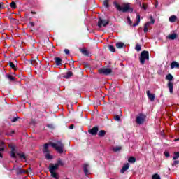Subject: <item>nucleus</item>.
Here are the masks:
<instances>
[{"label": "nucleus", "instance_id": "obj_36", "mask_svg": "<svg viewBox=\"0 0 179 179\" xmlns=\"http://www.w3.org/2000/svg\"><path fill=\"white\" fill-rule=\"evenodd\" d=\"M135 50H136L138 52H139V51H141V50H142V46H141V45H139V44H136Z\"/></svg>", "mask_w": 179, "mask_h": 179}, {"label": "nucleus", "instance_id": "obj_33", "mask_svg": "<svg viewBox=\"0 0 179 179\" xmlns=\"http://www.w3.org/2000/svg\"><path fill=\"white\" fill-rule=\"evenodd\" d=\"M56 164H57V166L59 167V166H64V162L62 160H61V159H59Z\"/></svg>", "mask_w": 179, "mask_h": 179}, {"label": "nucleus", "instance_id": "obj_10", "mask_svg": "<svg viewBox=\"0 0 179 179\" xmlns=\"http://www.w3.org/2000/svg\"><path fill=\"white\" fill-rule=\"evenodd\" d=\"M13 170H17V174H22L23 173H28V171L23 170L16 166H14L13 167Z\"/></svg>", "mask_w": 179, "mask_h": 179}, {"label": "nucleus", "instance_id": "obj_23", "mask_svg": "<svg viewBox=\"0 0 179 179\" xmlns=\"http://www.w3.org/2000/svg\"><path fill=\"white\" fill-rule=\"evenodd\" d=\"M117 48H125V45L122 42H119L116 43Z\"/></svg>", "mask_w": 179, "mask_h": 179}, {"label": "nucleus", "instance_id": "obj_52", "mask_svg": "<svg viewBox=\"0 0 179 179\" xmlns=\"http://www.w3.org/2000/svg\"><path fill=\"white\" fill-rule=\"evenodd\" d=\"M73 127H74V125H73V124H71V125L69 127V129H73Z\"/></svg>", "mask_w": 179, "mask_h": 179}, {"label": "nucleus", "instance_id": "obj_40", "mask_svg": "<svg viewBox=\"0 0 179 179\" xmlns=\"http://www.w3.org/2000/svg\"><path fill=\"white\" fill-rule=\"evenodd\" d=\"M129 163H135V157H131L128 159Z\"/></svg>", "mask_w": 179, "mask_h": 179}, {"label": "nucleus", "instance_id": "obj_37", "mask_svg": "<svg viewBox=\"0 0 179 179\" xmlns=\"http://www.w3.org/2000/svg\"><path fill=\"white\" fill-rule=\"evenodd\" d=\"M152 179H162V178H160V176H159V174L155 173L152 176Z\"/></svg>", "mask_w": 179, "mask_h": 179}, {"label": "nucleus", "instance_id": "obj_46", "mask_svg": "<svg viewBox=\"0 0 179 179\" xmlns=\"http://www.w3.org/2000/svg\"><path fill=\"white\" fill-rule=\"evenodd\" d=\"M177 164H179V161L175 159L172 166H177Z\"/></svg>", "mask_w": 179, "mask_h": 179}, {"label": "nucleus", "instance_id": "obj_34", "mask_svg": "<svg viewBox=\"0 0 179 179\" xmlns=\"http://www.w3.org/2000/svg\"><path fill=\"white\" fill-rule=\"evenodd\" d=\"M10 6L13 9H16V3L15 1H12L10 4Z\"/></svg>", "mask_w": 179, "mask_h": 179}, {"label": "nucleus", "instance_id": "obj_39", "mask_svg": "<svg viewBox=\"0 0 179 179\" xmlns=\"http://www.w3.org/2000/svg\"><path fill=\"white\" fill-rule=\"evenodd\" d=\"M108 47H109V50H110V51H111V52H115V48H114L113 45H110Z\"/></svg>", "mask_w": 179, "mask_h": 179}, {"label": "nucleus", "instance_id": "obj_26", "mask_svg": "<svg viewBox=\"0 0 179 179\" xmlns=\"http://www.w3.org/2000/svg\"><path fill=\"white\" fill-rule=\"evenodd\" d=\"M141 23V15L139 14H137L136 15V21L135 22V26H138Z\"/></svg>", "mask_w": 179, "mask_h": 179}, {"label": "nucleus", "instance_id": "obj_3", "mask_svg": "<svg viewBox=\"0 0 179 179\" xmlns=\"http://www.w3.org/2000/svg\"><path fill=\"white\" fill-rule=\"evenodd\" d=\"M139 60L140 64H141V65H144L146 61H149V52L146 50L143 51L139 57Z\"/></svg>", "mask_w": 179, "mask_h": 179}, {"label": "nucleus", "instance_id": "obj_50", "mask_svg": "<svg viewBox=\"0 0 179 179\" xmlns=\"http://www.w3.org/2000/svg\"><path fill=\"white\" fill-rule=\"evenodd\" d=\"M64 52H65V54H66L68 55V54H69V50L65 49Z\"/></svg>", "mask_w": 179, "mask_h": 179}, {"label": "nucleus", "instance_id": "obj_35", "mask_svg": "<svg viewBox=\"0 0 179 179\" xmlns=\"http://www.w3.org/2000/svg\"><path fill=\"white\" fill-rule=\"evenodd\" d=\"M179 159V152H174L173 160H177Z\"/></svg>", "mask_w": 179, "mask_h": 179}, {"label": "nucleus", "instance_id": "obj_51", "mask_svg": "<svg viewBox=\"0 0 179 179\" xmlns=\"http://www.w3.org/2000/svg\"><path fill=\"white\" fill-rule=\"evenodd\" d=\"M47 127H48V128H54V125H52V124H48L47 125Z\"/></svg>", "mask_w": 179, "mask_h": 179}, {"label": "nucleus", "instance_id": "obj_25", "mask_svg": "<svg viewBox=\"0 0 179 179\" xmlns=\"http://www.w3.org/2000/svg\"><path fill=\"white\" fill-rule=\"evenodd\" d=\"M177 20V16L176 15H171L169 17V22H171V23H174V22H176Z\"/></svg>", "mask_w": 179, "mask_h": 179}, {"label": "nucleus", "instance_id": "obj_45", "mask_svg": "<svg viewBox=\"0 0 179 179\" xmlns=\"http://www.w3.org/2000/svg\"><path fill=\"white\" fill-rule=\"evenodd\" d=\"M164 155L166 157H170V153L169 152H164Z\"/></svg>", "mask_w": 179, "mask_h": 179}, {"label": "nucleus", "instance_id": "obj_53", "mask_svg": "<svg viewBox=\"0 0 179 179\" xmlns=\"http://www.w3.org/2000/svg\"><path fill=\"white\" fill-rule=\"evenodd\" d=\"M30 26H34V22H30Z\"/></svg>", "mask_w": 179, "mask_h": 179}, {"label": "nucleus", "instance_id": "obj_8", "mask_svg": "<svg viewBox=\"0 0 179 179\" xmlns=\"http://www.w3.org/2000/svg\"><path fill=\"white\" fill-rule=\"evenodd\" d=\"M88 132L91 135H97V132H99V127H94L92 129H89Z\"/></svg>", "mask_w": 179, "mask_h": 179}, {"label": "nucleus", "instance_id": "obj_32", "mask_svg": "<svg viewBox=\"0 0 179 179\" xmlns=\"http://www.w3.org/2000/svg\"><path fill=\"white\" fill-rule=\"evenodd\" d=\"M166 80H169V82H171L173 80V75L171 74H168L166 76Z\"/></svg>", "mask_w": 179, "mask_h": 179}, {"label": "nucleus", "instance_id": "obj_55", "mask_svg": "<svg viewBox=\"0 0 179 179\" xmlns=\"http://www.w3.org/2000/svg\"><path fill=\"white\" fill-rule=\"evenodd\" d=\"M132 26H133V27H135V24H133V25H132Z\"/></svg>", "mask_w": 179, "mask_h": 179}, {"label": "nucleus", "instance_id": "obj_31", "mask_svg": "<svg viewBox=\"0 0 179 179\" xmlns=\"http://www.w3.org/2000/svg\"><path fill=\"white\" fill-rule=\"evenodd\" d=\"M51 176L53 177V178L55 179H59V178L58 177V173L55 172H50Z\"/></svg>", "mask_w": 179, "mask_h": 179}, {"label": "nucleus", "instance_id": "obj_21", "mask_svg": "<svg viewBox=\"0 0 179 179\" xmlns=\"http://www.w3.org/2000/svg\"><path fill=\"white\" fill-rule=\"evenodd\" d=\"M168 87L169 89V92L171 94H173V84L171 82L168 83Z\"/></svg>", "mask_w": 179, "mask_h": 179}, {"label": "nucleus", "instance_id": "obj_4", "mask_svg": "<svg viewBox=\"0 0 179 179\" xmlns=\"http://www.w3.org/2000/svg\"><path fill=\"white\" fill-rule=\"evenodd\" d=\"M150 21L148 22L144 25V33H148V30H152V26H153V24H155V22H156L152 16L150 17Z\"/></svg>", "mask_w": 179, "mask_h": 179}, {"label": "nucleus", "instance_id": "obj_48", "mask_svg": "<svg viewBox=\"0 0 179 179\" xmlns=\"http://www.w3.org/2000/svg\"><path fill=\"white\" fill-rule=\"evenodd\" d=\"M4 6H3V2H0V9H3Z\"/></svg>", "mask_w": 179, "mask_h": 179}, {"label": "nucleus", "instance_id": "obj_1", "mask_svg": "<svg viewBox=\"0 0 179 179\" xmlns=\"http://www.w3.org/2000/svg\"><path fill=\"white\" fill-rule=\"evenodd\" d=\"M50 145L59 155H62V153H64V143H62V142L56 141L55 143H50Z\"/></svg>", "mask_w": 179, "mask_h": 179}, {"label": "nucleus", "instance_id": "obj_13", "mask_svg": "<svg viewBox=\"0 0 179 179\" xmlns=\"http://www.w3.org/2000/svg\"><path fill=\"white\" fill-rule=\"evenodd\" d=\"M4 151H5V144L3 143V142H1L0 143V157H1V159H2V157H3L2 153H3Z\"/></svg>", "mask_w": 179, "mask_h": 179}, {"label": "nucleus", "instance_id": "obj_20", "mask_svg": "<svg viewBox=\"0 0 179 179\" xmlns=\"http://www.w3.org/2000/svg\"><path fill=\"white\" fill-rule=\"evenodd\" d=\"M121 149H122L121 146H115L111 148V150L115 152H120Z\"/></svg>", "mask_w": 179, "mask_h": 179}, {"label": "nucleus", "instance_id": "obj_38", "mask_svg": "<svg viewBox=\"0 0 179 179\" xmlns=\"http://www.w3.org/2000/svg\"><path fill=\"white\" fill-rule=\"evenodd\" d=\"M81 52L84 55H89V52H87V50L86 49H82Z\"/></svg>", "mask_w": 179, "mask_h": 179}, {"label": "nucleus", "instance_id": "obj_47", "mask_svg": "<svg viewBox=\"0 0 179 179\" xmlns=\"http://www.w3.org/2000/svg\"><path fill=\"white\" fill-rule=\"evenodd\" d=\"M114 118L115 121H120V117L119 115H115Z\"/></svg>", "mask_w": 179, "mask_h": 179}, {"label": "nucleus", "instance_id": "obj_24", "mask_svg": "<svg viewBox=\"0 0 179 179\" xmlns=\"http://www.w3.org/2000/svg\"><path fill=\"white\" fill-rule=\"evenodd\" d=\"M8 65L14 71H16L17 69V68L16 67V65H15V64H13V62H9Z\"/></svg>", "mask_w": 179, "mask_h": 179}, {"label": "nucleus", "instance_id": "obj_30", "mask_svg": "<svg viewBox=\"0 0 179 179\" xmlns=\"http://www.w3.org/2000/svg\"><path fill=\"white\" fill-rule=\"evenodd\" d=\"M48 143L44 145L43 153H48Z\"/></svg>", "mask_w": 179, "mask_h": 179}, {"label": "nucleus", "instance_id": "obj_2", "mask_svg": "<svg viewBox=\"0 0 179 179\" xmlns=\"http://www.w3.org/2000/svg\"><path fill=\"white\" fill-rule=\"evenodd\" d=\"M113 5L119 12H132V8H130L129 3L123 4V6H120L117 2H114Z\"/></svg>", "mask_w": 179, "mask_h": 179}, {"label": "nucleus", "instance_id": "obj_6", "mask_svg": "<svg viewBox=\"0 0 179 179\" xmlns=\"http://www.w3.org/2000/svg\"><path fill=\"white\" fill-rule=\"evenodd\" d=\"M99 73L103 75H110V73H111L113 71L111 70V69H109V68H103V69H99Z\"/></svg>", "mask_w": 179, "mask_h": 179}, {"label": "nucleus", "instance_id": "obj_43", "mask_svg": "<svg viewBox=\"0 0 179 179\" xmlns=\"http://www.w3.org/2000/svg\"><path fill=\"white\" fill-rule=\"evenodd\" d=\"M103 5L106 8H108V0H105L103 2Z\"/></svg>", "mask_w": 179, "mask_h": 179}, {"label": "nucleus", "instance_id": "obj_54", "mask_svg": "<svg viewBox=\"0 0 179 179\" xmlns=\"http://www.w3.org/2000/svg\"><path fill=\"white\" fill-rule=\"evenodd\" d=\"M11 134H15V131H11Z\"/></svg>", "mask_w": 179, "mask_h": 179}, {"label": "nucleus", "instance_id": "obj_15", "mask_svg": "<svg viewBox=\"0 0 179 179\" xmlns=\"http://www.w3.org/2000/svg\"><path fill=\"white\" fill-rule=\"evenodd\" d=\"M128 169H129V164L127 163L122 166V169L120 170V173L124 174V173H125Z\"/></svg>", "mask_w": 179, "mask_h": 179}, {"label": "nucleus", "instance_id": "obj_12", "mask_svg": "<svg viewBox=\"0 0 179 179\" xmlns=\"http://www.w3.org/2000/svg\"><path fill=\"white\" fill-rule=\"evenodd\" d=\"M147 96L150 101H155L156 96H155V94H151L150 90L147 91Z\"/></svg>", "mask_w": 179, "mask_h": 179}, {"label": "nucleus", "instance_id": "obj_44", "mask_svg": "<svg viewBox=\"0 0 179 179\" xmlns=\"http://www.w3.org/2000/svg\"><path fill=\"white\" fill-rule=\"evenodd\" d=\"M17 120H19V117H14L11 120V122H16V121H17Z\"/></svg>", "mask_w": 179, "mask_h": 179}, {"label": "nucleus", "instance_id": "obj_14", "mask_svg": "<svg viewBox=\"0 0 179 179\" xmlns=\"http://www.w3.org/2000/svg\"><path fill=\"white\" fill-rule=\"evenodd\" d=\"M17 156L20 157L22 160V162H26V155L22 152H17Z\"/></svg>", "mask_w": 179, "mask_h": 179}, {"label": "nucleus", "instance_id": "obj_5", "mask_svg": "<svg viewBox=\"0 0 179 179\" xmlns=\"http://www.w3.org/2000/svg\"><path fill=\"white\" fill-rule=\"evenodd\" d=\"M146 121V115L140 113L136 117V122L138 125H142Z\"/></svg>", "mask_w": 179, "mask_h": 179}, {"label": "nucleus", "instance_id": "obj_9", "mask_svg": "<svg viewBox=\"0 0 179 179\" xmlns=\"http://www.w3.org/2000/svg\"><path fill=\"white\" fill-rule=\"evenodd\" d=\"M9 148L11 149L10 157L13 159H16V150L15 149V145H10Z\"/></svg>", "mask_w": 179, "mask_h": 179}, {"label": "nucleus", "instance_id": "obj_41", "mask_svg": "<svg viewBox=\"0 0 179 179\" xmlns=\"http://www.w3.org/2000/svg\"><path fill=\"white\" fill-rule=\"evenodd\" d=\"M140 6H141V8H142V9H144V10H146V9H147V6H146V4H145V3H140Z\"/></svg>", "mask_w": 179, "mask_h": 179}, {"label": "nucleus", "instance_id": "obj_49", "mask_svg": "<svg viewBox=\"0 0 179 179\" xmlns=\"http://www.w3.org/2000/svg\"><path fill=\"white\" fill-rule=\"evenodd\" d=\"M131 120L132 121V122H135V117H134V115H131Z\"/></svg>", "mask_w": 179, "mask_h": 179}, {"label": "nucleus", "instance_id": "obj_56", "mask_svg": "<svg viewBox=\"0 0 179 179\" xmlns=\"http://www.w3.org/2000/svg\"><path fill=\"white\" fill-rule=\"evenodd\" d=\"M7 135H10L9 134H7Z\"/></svg>", "mask_w": 179, "mask_h": 179}, {"label": "nucleus", "instance_id": "obj_7", "mask_svg": "<svg viewBox=\"0 0 179 179\" xmlns=\"http://www.w3.org/2000/svg\"><path fill=\"white\" fill-rule=\"evenodd\" d=\"M107 24H108V20L99 18V20L98 21V26L99 27H101L102 26H103V27H106V26H107Z\"/></svg>", "mask_w": 179, "mask_h": 179}, {"label": "nucleus", "instance_id": "obj_19", "mask_svg": "<svg viewBox=\"0 0 179 179\" xmlns=\"http://www.w3.org/2000/svg\"><path fill=\"white\" fill-rule=\"evenodd\" d=\"M174 68H179V64L177 62H173L171 64V69H174Z\"/></svg>", "mask_w": 179, "mask_h": 179}, {"label": "nucleus", "instance_id": "obj_11", "mask_svg": "<svg viewBox=\"0 0 179 179\" xmlns=\"http://www.w3.org/2000/svg\"><path fill=\"white\" fill-rule=\"evenodd\" d=\"M58 164H51L49 166V171L50 172H55V170H58Z\"/></svg>", "mask_w": 179, "mask_h": 179}, {"label": "nucleus", "instance_id": "obj_29", "mask_svg": "<svg viewBox=\"0 0 179 179\" xmlns=\"http://www.w3.org/2000/svg\"><path fill=\"white\" fill-rule=\"evenodd\" d=\"M44 153H45V159H47V160H51L52 159V155H50V153H48V152H44Z\"/></svg>", "mask_w": 179, "mask_h": 179}, {"label": "nucleus", "instance_id": "obj_27", "mask_svg": "<svg viewBox=\"0 0 179 179\" xmlns=\"http://www.w3.org/2000/svg\"><path fill=\"white\" fill-rule=\"evenodd\" d=\"M6 78L10 80L11 82H13L15 80V77H13L12 75L10 74H6Z\"/></svg>", "mask_w": 179, "mask_h": 179}, {"label": "nucleus", "instance_id": "obj_16", "mask_svg": "<svg viewBox=\"0 0 179 179\" xmlns=\"http://www.w3.org/2000/svg\"><path fill=\"white\" fill-rule=\"evenodd\" d=\"M54 60L57 66H59L62 64V59L59 57H55Z\"/></svg>", "mask_w": 179, "mask_h": 179}, {"label": "nucleus", "instance_id": "obj_18", "mask_svg": "<svg viewBox=\"0 0 179 179\" xmlns=\"http://www.w3.org/2000/svg\"><path fill=\"white\" fill-rule=\"evenodd\" d=\"M166 38H169V40H176L177 38V34H172L166 36Z\"/></svg>", "mask_w": 179, "mask_h": 179}, {"label": "nucleus", "instance_id": "obj_17", "mask_svg": "<svg viewBox=\"0 0 179 179\" xmlns=\"http://www.w3.org/2000/svg\"><path fill=\"white\" fill-rule=\"evenodd\" d=\"M83 171L85 176H87V174H89V164H85L83 165Z\"/></svg>", "mask_w": 179, "mask_h": 179}, {"label": "nucleus", "instance_id": "obj_28", "mask_svg": "<svg viewBox=\"0 0 179 179\" xmlns=\"http://www.w3.org/2000/svg\"><path fill=\"white\" fill-rule=\"evenodd\" d=\"M98 135L101 138H103V136H104L106 135V131H104V130L99 131V132L98 133Z\"/></svg>", "mask_w": 179, "mask_h": 179}, {"label": "nucleus", "instance_id": "obj_22", "mask_svg": "<svg viewBox=\"0 0 179 179\" xmlns=\"http://www.w3.org/2000/svg\"><path fill=\"white\" fill-rule=\"evenodd\" d=\"M73 75V73H72V71H69L64 76V78L65 79H69V78H71Z\"/></svg>", "mask_w": 179, "mask_h": 179}, {"label": "nucleus", "instance_id": "obj_42", "mask_svg": "<svg viewBox=\"0 0 179 179\" xmlns=\"http://www.w3.org/2000/svg\"><path fill=\"white\" fill-rule=\"evenodd\" d=\"M127 24L129 26H132V21H131V17H127Z\"/></svg>", "mask_w": 179, "mask_h": 179}]
</instances>
